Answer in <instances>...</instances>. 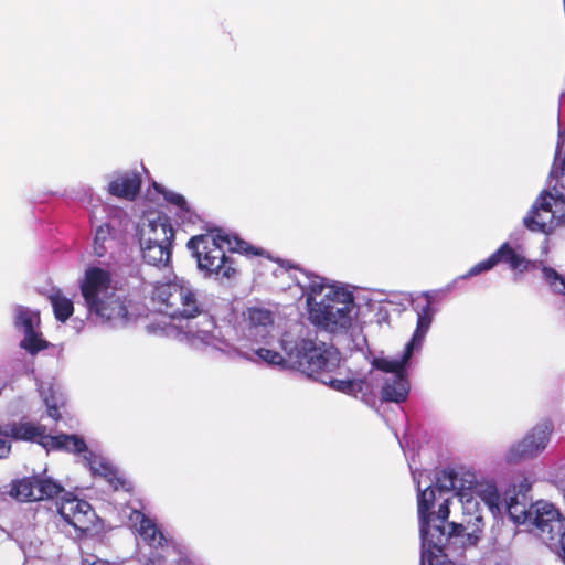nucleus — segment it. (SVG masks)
<instances>
[{
    "label": "nucleus",
    "mask_w": 565,
    "mask_h": 565,
    "mask_svg": "<svg viewBox=\"0 0 565 565\" xmlns=\"http://www.w3.org/2000/svg\"><path fill=\"white\" fill-rule=\"evenodd\" d=\"M287 362L302 373L328 385L342 394L358 397L367 405L375 402V394L369 381L363 379H337L333 373L340 367L341 355L338 349L312 339H298L285 345Z\"/></svg>",
    "instance_id": "1"
},
{
    "label": "nucleus",
    "mask_w": 565,
    "mask_h": 565,
    "mask_svg": "<svg viewBox=\"0 0 565 565\" xmlns=\"http://www.w3.org/2000/svg\"><path fill=\"white\" fill-rule=\"evenodd\" d=\"M224 245L227 246L230 253H238L247 258L263 257L274 262L279 260L273 258L266 249L254 246L237 236L225 234L220 230L215 234L192 236L186 243V247L195 257L198 268L201 271L216 280L230 281L237 277L238 269L236 260L226 255Z\"/></svg>",
    "instance_id": "2"
},
{
    "label": "nucleus",
    "mask_w": 565,
    "mask_h": 565,
    "mask_svg": "<svg viewBox=\"0 0 565 565\" xmlns=\"http://www.w3.org/2000/svg\"><path fill=\"white\" fill-rule=\"evenodd\" d=\"M532 483L526 477L513 482L504 492L510 518L518 524H532L543 540L553 542L564 529L565 519L554 504L546 501L532 502Z\"/></svg>",
    "instance_id": "3"
},
{
    "label": "nucleus",
    "mask_w": 565,
    "mask_h": 565,
    "mask_svg": "<svg viewBox=\"0 0 565 565\" xmlns=\"http://www.w3.org/2000/svg\"><path fill=\"white\" fill-rule=\"evenodd\" d=\"M111 274L100 267L85 270L79 289L89 316L109 324H126L130 321L131 300L111 287Z\"/></svg>",
    "instance_id": "4"
},
{
    "label": "nucleus",
    "mask_w": 565,
    "mask_h": 565,
    "mask_svg": "<svg viewBox=\"0 0 565 565\" xmlns=\"http://www.w3.org/2000/svg\"><path fill=\"white\" fill-rule=\"evenodd\" d=\"M478 483L473 472L454 468L441 470L436 477V484L439 495L455 491L460 495L463 509V520L461 523L451 522L448 524L449 534L462 535L466 531L467 540L476 544L483 527V518L480 513L479 502L472 498V491Z\"/></svg>",
    "instance_id": "5"
},
{
    "label": "nucleus",
    "mask_w": 565,
    "mask_h": 565,
    "mask_svg": "<svg viewBox=\"0 0 565 565\" xmlns=\"http://www.w3.org/2000/svg\"><path fill=\"white\" fill-rule=\"evenodd\" d=\"M158 309L171 319H192L203 312L193 288L183 281H167L154 286L151 296Z\"/></svg>",
    "instance_id": "6"
},
{
    "label": "nucleus",
    "mask_w": 565,
    "mask_h": 565,
    "mask_svg": "<svg viewBox=\"0 0 565 565\" xmlns=\"http://www.w3.org/2000/svg\"><path fill=\"white\" fill-rule=\"evenodd\" d=\"M354 299L350 292L333 291L308 308L311 321L332 332L351 326Z\"/></svg>",
    "instance_id": "7"
},
{
    "label": "nucleus",
    "mask_w": 565,
    "mask_h": 565,
    "mask_svg": "<svg viewBox=\"0 0 565 565\" xmlns=\"http://www.w3.org/2000/svg\"><path fill=\"white\" fill-rule=\"evenodd\" d=\"M437 491L436 483L435 487L429 486L424 490L418 489L417 512L422 541L433 542L437 539V542L440 543L443 534L448 532L446 525L448 526L450 523L448 522L450 498L443 499L436 513L430 511L435 504Z\"/></svg>",
    "instance_id": "8"
},
{
    "label": "nucleus",
    "mask_w": 565,
    "mask_h": 565,
    "mask_svg": "<svg viewBox=\"0 0 565 565\" xmlns=\"http://www.w3.org/2000/svg\"><path fill=\"white\" fill-rule=\"evenodd\" d=\"M505 264L514 274L535 271L542 265V260H530L519 254L508 242L503 243L488 258L477 263L469 270L467 276H477L488 271L498 264Z\"/></svg>",
    "instance_id": "9"
},
{
    "label": "nucleus",
    "mask_w": 565,
    "mask_h": 565,
    "mask_svg": "<svg viewBox=\"0 0 565 565\" xmlns=\"http://www.w3.org/2000/svg\"><path fill=\"white\" fill-rule=\"evenodd\" d=\"M64 491V487L49 477L30 476L14 480L10 495L19 501L34 502L54 499Z\"/></svg>",
    "instance_id": "10"
},
{
    "label": "nucleus",
    "mask_w": 565,
    "mask_h": 565,
    "mask_svg": "<svg viewBox=\"0 0 565 565\" xmlns=\"http://www.w3.org/2000/svg\"><path fill=\"white\" fill-rule=\"evenodd\" d=\"M553 425L550 420L535 425L520 441L510 447L505 455L509 463H518L536 457L551 438Z\"/></svg>",
    "instance_id": "11"
},
{
    "label": "nucleus",
    "mask_w": 565,
    "mask_h": 565,
    "mask_svg": "<svg viewBox=\"0 0 565 565\" xmlns=\"http://www.w3.org/2000/svg\"><path fill=\"white\" fill-rule=\"evenodd\" d=\"M140 241L172 247L174 228L170 217L159 214L156 218L149 220L140 232Z\"/></svg>",
    "instance_id": "12"
},
{
    "label": "nucleus",
    "mask_w": 565,
    "mask_h": 565,
    "mask_svg": "<svg viewBox=\"0 0 565 565\" xmlns=\"http://www.w3.org/2000/svg\"><path fill=\"white\" fill-rule=\"evenodd\" d=\"M76 507H79V511L64 519V521L75 529L81 539L97 535L103 529V523L92 505L87 502L76 503Z\"/></svg>",
    "instance_id": "13"
},
{
    "label": "nucleus",
    "mask_w": 565,
    "mask_h": 565,
    "mask_svg": "<svg viewBox=\"0 0 565 565\" xmlns=\"http://www.w3.org/2000/svg\"><path fill=\"white\" fill-rule=\"evenodd\" d=\"M46 428L43 425H35L30 422H12L4 426H0L1 436L12 438L14 440L38 443L45 446Z\"/></svg>",
    "instance_id": "14"
},
{
    "label": "nucleus",
    "mask_w": 565,
    "mask_h": 565,
    "mask_svg": "<svg viewBox=\"0 0 565 565\" xmlns=\"http://www.w3.org/2000/svg\"><path fill=\"white\" fill-rule=\"evenodd\" d=\"M141 183L138 172L127 171L116 174L108 183L107 191L111 196L132 201L140 193Z\"/></svg>",
    "instance_id": "15"
},
{
    "label": "nucleus",
    "mask_w": 565,
    "mask_h": 565,
    "mask_svg": "<svg viewBox=\"0 0 565 565\" xmlns=\"http://www.w3.org/2000/svg\"><path fill=\"white\" fill-rule=\"evenodd\" d=\"M409 394V382L407 374L392 375L385 379L381 390V398L386 403L401 404L405 402Z\"/></svg>",
    "instance_id": "16"
},
{
    "label": "nucleus",
    "mask_w": 565,
    "mask_h": 565,
    "mask_svg": "<svg viewBox=\"0 0 565 565\" xmlns=\"http://www.w3.org/2000/svg\"><path fill=\"white\" fill-rule=\"evenodd\" d=\"M459 535L443 534V539L440 543L437 542V539L433 542L422 541V562L427 561L428 565H456L454 562L448 559L446 553L444 552V547L446 543L451 537H458Z\"/></svg>",
    "instance_id": "17"
},
{
    "label": "nucleus",
    "mask_w": 565,
    "mask_h": 565,
    "mask_svg": "<svg viewBox=\"0 0 565 565\" xmlns=\"http://www.w3.org/2000/svg\"><path fill=\"white\" fill-rule=\"evenodd\" d=\"M524 224L530 231L547 234L559 224V218L554 211H540L532 207L531 213L524 218Z\"/></svg>",
    "instance_id": "18"
},
{
    "label": "nucleus",
    "mask_w": 565,
    "mask_h": 565,
    "mask_svg": "<svg viewBox=\"0 0 565 565\" xmlns=\"http://www.w3.org/2000/svg\"><path fill=\"white\" fill-rule=\"evenodd\" d=\"M44 447H50L55 450H65L72 454H82L87 451V445L84 438L77 435H47Z\"/></svg>",
    "instance_id": "19"
},
{
    "label": "nucleus",
    "mask_w": 565,
    "mask_h": 565,
    "mask_svg": "<svg viewBox=\"0 0 565 565\" xmlns=\"http://www.w3.org/2000/svg\"><path fill=\"white\" fill-rule=\"evenodd\" d=\"M412 344H406L404 352L398 360H390L386 358H374L372 365L383 372L392 373L393 375H405L406 364L413 355Z\"/></svg>",
    "instance_id": "20"
},
{
    "label": "nucleus",
    "mask_w": 565,
    "mask_h": 565,
    "mask_svg": "<svg viewBox=\"0 0 565 565\" xmlns=\"http://www.w3.org/2000/svg\"><path fill=\"white\" fill-rule=\"evenodd\" d=\"M142 258L146 263L161 267L167 266L171 259L172 247L160 244H148L140 241Z\"/></svg>",
    "instance_id": "21"
},
{
    "label": "nucleus",
    "mask_w": 565,
    "mask_h": 565,
    "mask_svg": "<svg viewBox=\"0 0 565 565\" xmlns=\"http://www.w3.org/2000/svg\"><path fill=\"white\" fill-rule=\"evenodd\" d=\"M433 320V310L430 307V302L426 301L425 306L418 311L417 315V324L416 329L413 333L412 339L407 342V344H412V350L422 344L423 339L425 338Z\"/></svg>",
    "instance_id": "22"
},
{
    "label": "nucleus",
    "mask_w": 565,
    "mask_h": 565,
    "mask_svg": "<svg viewBox=\"0 0 565 565\" xmlns=\"http://www.w3.org/2000/svg\"><path fill=\"white\" fill-rule=\"evenodd\" d=\"M54 317L60 322H66L74 313L73 301L64 296L61 290H56L49 295Z\"/></svg>",
    "instance_id": "23"
},
{
    "label": "nucleus",
    "mask_w": 565,
    "mask_h": 565,
    "mask_svg": "<svg viewBox=\"0 0 565 565\" xmlns=\"http://www.w3.org/2000/svg\"><path fill=\"white\" fill-rule=\"evenodd\" d=\"M94 473L102 476L115 491L124 490L126 492L132 491V484L125 477L119 476L117 470H115L108 463L100 462L98 468H93Z\"/></svg>",
    "instance_id": "24"
},
{
    "label": "nucleus",
    "mask_w": 565,
    "mask_h": 565,
    "mask_svg": "<svg viewBox=\"0 0 565 565\" xmlns=\"http://www.w3.org/2000/svg\"><path fill=\"white\" fill-rule=\"evenodd\" d=\"M117 235L116 228L110 223H103L96 228L94 237V253L98 257L106 255L108 246L107 243L115 239Z\"/></svg>",
    "instance_id": "25"
},
{
    "label": "nucleus",
    "mask_w": 565,
    "mask_h": 565,
    "mask_svg": "<svg viewBox=\"0 0 565 565\" xmlns=\"http://www.w3.org/2000/svg\"><path fill=\"white\" fill-rule=\"evenodd\" d=\"M306 281H297V285L301 288L306 295V302L308 308L313 303H317L316 296L320 295L326 287V279L317 275H307Z\"/></svg>",
    "instance_id": "26"
},
{
    "label": "nucleus",
    "mask_w": 565,
    "mask_h": 565,
    "mask_svg": "<svg viewBox=\"0 0 565 565\" xmlns=\"http://www.w3.org/2000/svg\"><path fill=\"white\" fill-rule=\"evenodd\" d=\"M479 498L488 508L493 511L499 508L500 494L493 482H478L472 491V498Z\"/></svg>",
    "instance_id": "27"
},
{
    "label": "nucleus",
    "mask_w": 565,
    "mask_h": 565,
    "mask_svg": "<svg viewBox=\"0 0 565 565\" xmlns=\"http://www.w3.org/2000/svg\"><path fill=\"white\" fill-rule=\"evenodd\" d=\"M139 534L152 546L162 545V541H164V536L156 523L143 514H141Z\"/></svg>",
    "instance_id": "28"
},
{
    "label": "nucleus",
    "mask_w": 565,
    "mask_h": 565,
    "mask_svg": "<svg viewBox=\"0 0 565 565\" xmlns=\"http://www.w3.org/2000/svg\"><path fill=\"white\" fill-rule=\"evenodd\" d=\"M60 494L61 498L56 501V509L58 514L66 519L72 514H76L79 511V507H76V503H87V501L78 499L72 492L63 491Z\"/></svg>",
    "instance_id": "29"
},
{
    "label": "nucleus",
    "mask_w": 565,
    "mask_h": 565,
    "mask_svg": "<svg viewBox=\"0 0 565 565\" xmlns=\"http://www.w3.org/2000/svg\"><path fill=\"white\" fill-rule=\"evenodd\" d=\"M539 269L542 270L543 278L554 292L565 296V278L557 273L554 268L541 265Z\"/></svg>",
    "instance_id": "30"
},
{
    "label": "nucleus",
    "mask_w": 565,
    "mask_h": 565,
    "mask_svg": "<svg viewBox=\"0 0 565 565\" xmlns=\"http://www.w3.org/2000/svg\"><path fill=\"white\" fill-rule=\"evenodd\" d=\"M20 345L30 354L34 355L46 349L49 344L45 340L41 339L35 331H32L31 333L24 334V339L21 341Z\"/></svg>",
    "instance_id": "31"
},
{
    "label": "nucleus",
    "mask_w": 565,
    "mask_h": 565,
    "mask_svg": "<svg viewBox=\"0 0 565 565\" xmlns=\"http://www.w3.org/2000/svg\"><path fill=\"white\" fill-rule=\"evenodd\" d=\"M247 318L254 327H267L273 323L271 312L264 308H249L247 311Z\"/></svg>",
    "instance_id": "32"
},
{
    "label": "nucleus",
    "mask_w": 565,
    "mask_h": 565,
    "mask_svg": "<svg viewBox=\"0 0 565 565\" xmlns=\"http://www.w3.org/2000/svg\"><path fill=\"white\" fill-rule=\"evenodd\" d=\"M15 326L22 328L25 333L34 331V316L28 309L20 308L15 316Z\"/></svg>",
    "instance_id": "33"
},
{
    "label": "nucleus",
    "mask_w": 565,
    "mask_h": 565,
    "mask_svg": "<svg viewBox=\"0 0 565 565\" xmlns=\"http://www.w3.org/2000/svg\"><path fill=\"white\" fill-rule=\"evenodd\" d=\"M257 355L263 359L264 361L268 362L273 365H278L284 362V356L274 350L267 349V348H259L257 350Z\"/></svg>",
    "instance_id": "34"
},
{
    "label": "nucleus",
    "mask_w": 565,
    "mask_h": 565,
    "mask_svg": "<svg viewBox=\"0 0 565 565\" xmlns=\"http://www.w3.org/2000/svg\"><path fill=\"white\" fill-rule=\"evenodd\" d=\"M161 193L167 202L178 206L180 210L185 212L190 210L188 202L183 195L166 190L161 191Z\"/></svg>",
    "instance_id": "35"
},
{
    "label": "nucleus",
    "mask_w": 565,
    "mask_h": 565,
    "mask_svg": "<svg viewBox=\"0 0 565 565\" xmlns=\"http://www.w3.org/2000/svg\"><path fill=\"white\" fill-rule=\"evenodd\" d=\"M554 203H556V198L550 192H544L536 200L533 209H537L540 211H553Z\"/></svg>",
    "instance_id": "36"
},
{
    "label": "nucleus",
    "mask_w": 565,
    "mask_h": 565,
    "mask_svg": "<svg viewBox=\"0 0 565 565\" xmlns=\"http://www.w3.org/2000/svg\"><path fill=\"white\" fill-rule=\"evenodd\" d=\"M557 555L561 557L565 565V529L562 530L561 534L557 535Z\"/></svg>",
    "instance_id": "37"
},
{
    "label": "nucleus",
    "mask_w": 565,
    "mask_h": 565,
    "mask_svg": "<svg viewBox=\"0 0 565 565\" xmlns=\"http://www.w3.org/2000/svg\"><path fill=\"white\" fill-rule=\"evenodd\" d=\"M47 414L54 420H58L61 418V413H60V411H58V408L56 406L49 407Z\"/></svg>",
    "instance_id": "38"
},
{
    "label": "nucleus",
    "mask_w": 565,
    "mask_h": 565,
    "mask_svg": "<svg viewBox=\"0 0 565 565\" xmlns=\"http://www.w3.org/2000/svg\"><path fill=\"white\" fill-rule=\"evenodd\" d=\"M92 565H104L103 563H93Z\"/></svg>",
    "instance_id": "39"
}]
</instances>
